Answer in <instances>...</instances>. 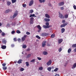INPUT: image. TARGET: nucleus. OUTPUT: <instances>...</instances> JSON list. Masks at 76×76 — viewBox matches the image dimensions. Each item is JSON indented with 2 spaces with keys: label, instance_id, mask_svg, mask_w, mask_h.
Here are the masks:
<instances>
[{
  "label": "nucleus",
  "instance_id": "obj_1",
  "mask_svg": "<svg viewBox=\"0 0 76 76\" xmlns=\"http://www.w3.org/2000/svg\"><path fill=\"white\" fill-rule=\"evenodd\" d=\"M46 25H43V27L45 28V29L49 28H50V27H51V26H49V23L48 22H47L45 23Z\"/></svg>",
  "mask_w": 76,
  "mask_h": 76
},
{
  "label": "nucleus",
  "instance_id": "obj_2",
  "mask_svg": "<svg viewBox=\"0 0 76 76\" xmlns=\"http://www.w3.org/2000/svg\"><path fill=\"white\" fill-rule=\"evenodd\" d=\"M18 15V12L17 11H15L14 15L13 16V18H15L17 16V15Z\"/></svg>",
  "mask_w": 76,
  "mask_h": 76
},
{
  "label": "nucleus",
  "instance_id": "obj_3",
  "mask_svg": "<svg viewBox=\"0 0 76 76\" xmlns=\"http://www.w3.org/2000/svg\"><path fill=\"white\" fill-rule=\"evenodd\" d=\"M27 37L26 35H25L23 37H22L21 38V40L23 42H24V41L26 39V38Z\"/></svg>",
  "mask_w": 76,
  "mask_h": 76
},
{
  "label": "nucleus",
  "instance_id": "obj_4",
  "mask_svg": "<svg viewBox=\"0 0 76 76\" xmlns=\"http://www.w3.org/2000/svg\"><path fill=\"white\" fill-rule=\"evenodd\" d=\"M59 17L61 19H64V16L62 14L60 13H59Z\"/></svg>",
  "mask_w": 76,
  "mask_h": 76
},
{
  "label": "nucleus",
  "instance_id": "obj_5",
  "mask_svg": "<svg viewBox=\"0 0 76 76\" xmlns=\"http://www.w3.org/2000/svg\"><path fill=\"white\" fill-rule=\"evenodd\" d=\"M67 24H68V23L67 22H66L65 23L63 24H62L61 26V28H63L65 26H66L67 25Z\"/></svg>",
  "mask_w": 76,
  "mask_h": 76
},
{
  "label": "nucleus",
  "instance_id": "obj_6",
  "mask_svg": "<svg viewBox=\"0 0 76 76\" xmlns=\"http://www.w3.org/2000/svg\"><path fill=\"white\" fill-rule=\"evenodd\" d=\"M52 63V61H51V60L50 59L49 61L47 63V65L48 66H50Z\"/></svg>",
  "mask_w": 76,
  "mask_h": 76
},
{
  "label": "nucleus",
  "instance_id": "obj_7",
  "mask_svg": "<svg viewBox=\"0 0 76 76\" xmlns=\"http://www.w3.org/2000/svg\"><path fill=\"white\" fill-rule=\"evenodd\" d=\"M41 35L42 37H45L47 36V35H48V34L43 33L41 34Z\"/></svg>",
  "mask_w": 76,
  "mask_h": 76
},
{
  "label": "nucleus",
  "instance_id": "obj_8",
  "mask_svg": "<svg viewBox=\"0 0 76 76\" xmlns=\"http://www.w3.org/2000/svg\"><path fill=\"white\" fill-rule=\"evenodd\" d=\"M46 45V41H44L42 43V47H44Z\"/></svg>",
  "mask_w": 76,
  "mask_h": 76
},
{
  "label": "nucleus",
  "instance_id": "obj_9",
  "mask_svg": "<svg viewBox=\"0 0 76 76\" xmlns=\"http://www.w3.org/2000/svg\"><path fill=\"white\" fill-rule=\"evenodd\" d=\"M34 1L31 0L30 2V3L29 4V6H31L33 4H34Z\"/></svg>",
  "mask_w": 76,
  "mask_h": 76
},
{
  "label": "nucleus",
  "instance_id": "obj_10",
  "mask_svg": "<svg viewBox=\"0 0 76 76\" xmlns=\"http://www.w3.org/2000/svg\"><path fill=\"white\" fill-rule=\"evenodd\" d=\"M58 5L59 6H63V5H64V2H60L58 4Z\"/></svg>",
  "mask_w": 76,
  "mask_h": 76
},
{
  "label": "nucleus",
  "instance_id": "obj_11",
  "mask_svg": "<svg viewBox=\"0 0 76 76\" xmlns=\"http://www.w3.org/2000/svg\"><path fill=\"white\" fill-rule=\"evenodd\" d=\"M2 42L3 44H6V42H7V41L5 39H4L2 40Z\"/></svg>",
  "mask_w": 76,
  "mask_h": 76
},
{
  "label": "nucleus",
  "instance_id": "obj_12",
  "mask_svg": "<svg viewBox=\"0 0 76 76\" xmlns=\"http://www.w3.org/2000/svg\"><path fill=\"white\" fill-rule=\"evenodd\" d=\"M44 20L46 22H50V19L49 18H44Z\"/></svg>",
  "mask_w": 76,
  "mask_h": 76
},
{
  "label": "nucleus",
  "instance_id": "obj_13",
  "mask_svg": "<svg viewBox=\"0 0 76 76\" xmlns=\"http://www.w3.org/2000/svg\"><path fill=\"white\" fill-rule=\"evenodd\" d=\"M37 28L39 29V30H41L42 28L40 25H38L37 26Z\"/></svg>",
  "mask_w": 76,
  "mask_h": 76
},
{
  "label": "nucleus",
  "instance_id": "obj_14",
  "mask_svg": "<svg viewBox=\"0 0 76 76\" xmlns=\"http://www.w3.org/2000/svg\"><path fill=\"white\" fill-rule=\"evenodd\" d=\"M76 63H75L73 65V66L72 67V69H73L76 68Z\"/></svg>",
  "mask_w": 76,
  "mask_h": 76
},
{
  "label": "nucleus",
  "instance_id": "obj_15",
  "mask_svg": "<svg viewBox=\"0 0 76 76\" xmlns=\"http://www.w3.org/2000/svg\"><path fill=\"white\" fill-rule=\"evenodd\" d=\"M63 42V39H59L58 42L59 44H60V43H61V42Z\"/></svg>",
  "mask_w": 76,
  "mask_h": 76
},
{
  "label": "nucleus",
  "instance_id": "obj_16",
  "mask_svg": "<svg viewBox=\"0 0 76 76\" xmlns=\"http://www.w3.org/2000/svg\"><path fill=\"white\" fill-rule=\"evenodd\" d=\"M43 55H47L48 53L45 51H44L43 52Z\"/></svg>",
  "mask_w": 76,
  "mask_h": 76
},
{
  "label": "nucleus",
  "instance_id": "obj_17",
  "mask_svg": "<svg viewBox=\"0 0 76 76\" xmlns=\"http://www.w3.org/2000/svg\"><path fill=\"white\" fill-rule=\"evenodd\" d=\"M1 48L2 49H6V46L3 45L2 46V45H1Z\"/></svg>",
  "mask_w": 76,
  "mask_h": 76
},
{
  "label": "nucleus",
  "instance_id": "obj_18",
  "mask_svg": "<svg viewBox=\"0 0 76 76\" xmlns=\"http://www.w3.org/2000/svg\"><path fill=\"white\" fill-rule=\"evenodd\" d=\"M45 16L46 18H50V15H48V14H45Z\"/></svg>",
  "mask_w": 76,
  "mask_h": 76
},
{
  "label": "nucleus",
  "instance_id": "obj_19",
  "mask_svg": "<svg viewBox=\"0 0 76 76\" xmlns=\"http://www.w3.org/2000/svg\"><path fill=\"white\" fill-rule=\"evenodd\" d=\"M31 56V54H29L27 55L26 58H29V57H30Z\"/></svg>",
  "mask_w": 76,
  "mask_h": 76
},
{
  "label": "nucleus",
  "instance_id": "obj_20",
  "mask_svg": "<svg viewBox=\"0 0 76 76\" xmlns=\"http://www.w3.org/2000/svg\"><path fill=\"white\" fill-rule=\"evenodd\" d=\"M29 17L30 18H31V17H37V16H35V15L34 14H33V15L31 14L30 15Z\"/></svg>",
  "mask_w": 76,
  "mask_h": 76
},
{
  "label": "nucleus",
  "instance_id": "obj_21",
  "mask_svg": "<svg viewBox=\"0 0 76 76\" xmlns=\"http://www.w3.org/2000/svg\"><path fill=\"white\" fill-rule=\"evenodd\" d=\"M22 60L19 59L18 61V63L19 64H20V63H22Z\"/></svg>",
  "mask_w": 76,
  "mask_h": 76
},
{
  "label": "nucleus",
  "instance_id": "obj_22",
  "mask_svg": "<svg viewBox=\"0 0 76 76\" xmlns=\"http://www.w3.org/2000/svg\"><path fill=\"white\" fill-rule=\"evenodd\" d=\"M65 31V29L64 28H62L61 29V33H63Z\"/></svg>",
  "mask_w": 76,
  "mask_h": 76
},
{
  "label": "nucleus",
  "instance_id": "obj_23",
  "mask_svg": "<svg viewBox=\"0 0 76 76\" xmlns=\"http://www.w3.org/2000/svg\"><path fill=\"white\" fill-rule=\"evenodd\" d=\"M7 6H10L11 4V2L9 1H8L7 2Z\"/></svg>",
  "mask_w": 76,
  "mask_h": 76
},
{
  "label": "nucleus",
  "instance_id": "obj_24",
  "mask_svg": "<svg viewBox=\"0 0 76 76\" xmlns=\"http://www.w3.org/2000/svg\"><path fill=\"white\" fill-rule=\"evenodd\" d=\"M49 72H51V67H49L47 68Z\"/></svg>",
  "mask_w": 76,
  "mask_h": 76
},
{
  "label": "nucleus",
  "instance_id": "obj_25",
  "mask_svg": "<svg viewBox=\"0 0 76 76\" xmlns=\"http://www.w3.org/2000/svg\"><path fill=\"white\" fill-rule=\"evenodd\" d=\"M9 11H10V10L9 9L5 11V13H9Z\"/></svg>",
  "mask_w": 76,
  "mask_h": 76
},
{
  "label": "nucleus",
  "instance_id": "obj_26",
  "mask_svg": "<svg viewBox=\"0 0 76 76\" xmlns=\"http://www.w3.org/2000/svg\"><path fill=\"white\" fill-rule=\"evenodd\" d=\"M51 37L52 38H54L55 37V34H52L51 36Z\"/></svg>",
  "mask_w": 76,
  "mask_h": 76
},
{
  "label": "nucleus",
  "instance_id": "obj_27",
  "mask_svg": "<svg viewBox=\"0 0 76 76\" xmlns=\"http://www.w3.org/2000/svg\"><path fill=\"white\" fill-rule=\"evenodd\" d=\"M71 51H72V49L71 48L69 49L68 50V53H70Z\"/></svg>",
  "mask_w": 76,
  "mask_h": 76
},
{
  "label": "nucleus",
  "instance_id": "obj_28",
  "mask_svg": "<svg viewBox=\"0 0 76 76\" xmlns=\"http://www.w3.org/2000/svg\"><path fill=\"white\" fill-rule=\"evenodd\" d=\"M36 38H38V39H41V37L37 35L36 36Z\"/></svg>",
  "mask_w": 76,
  "mask_h": 76
},
{
  "label": "nucleus",
  "instance_id": "obj_29",
  "mask_svg": "<svg viewBox=\"0 0 76 76\" xmlns=\"http://www.w3.org/2000/svg\"><path fill=\"white\" fill-rule=\"evenodd\" d=\"M68 16H69V15L68 14H66L64 15V17L65 18H68Z\"/></svg>",
  "mask_w": 76,
  "mask_h": 76
},
{
  "label": "nucleus",
  "instance_id": "obj_30",
  "mask_svg": "<svg viewBox=\"0 0 76 76\" xmlns=\"http://www.w3.org/2000/svg\"><path fill=\"white\" fill-rule=\"evenodd\" d=\"M72 47L73 48H75V47L76 48V44H73L72 46Z\"/></svg>",
  "mask_w": 76,
  "mask_h": 76
},
{
  "label": "nucleus",
  "instance_id": "obj_31",
  "mask_svg": "<svg viewBox=\"0 0 76 76\" xmlns=\"http://www.w3.org/2000/svg\"><path fill=\"white\" fill-rule=\"evenodd\" d=\"M12 3H16V0H12Z\"/></svg>",
  "mask_w": 76,
  "mask_h": 76
},
{
  "label": "nucleus",
  "instance_id": "obj_32",
  "mask_svg": "<svg viewBox=\"0 0 76 76\" xmlns=\"http://www.w3.org/2000/svg\"><path fill=\"white\" fill-rule=\"evenodd\" d=\"M30 24H33L34 23V21L30 20Z\"/></svg>",
  "mask_w": 76,
  "mask_h": 76
},
{
  "label": "nucleus",
  "instance_id": "obj_33",
  "mask_svg": "<svg viewBox=\"0 0 76 76\" xmlns=\"http://www.w3.org/2000/svg\"><path fill=\"white\" fill-rule=\"evenodd\" d=\"M39 69L40 70H43V68L41 66L39 68Z\"/></svg>",
  "mask_w": 76,
  "mask_h": 76
},
{
  "label": "nucleus",
  "instance_id": "obj_34",
  "mask_svg": "<svg viewBox=\"0 0 76 76\" xmlns=\"http://www.w3.org/2000/svg\"><path fill=\"white\" fill-rule=\"evenodd\" d=\"M26 45H25L23 46L22 47L23 48H26Z\"/></svg>",
  "mask_w": 76,
  "mask_h": 76
},
{
  "label": "nucleus",
  "instance_id": "obj_35",
  "mask_svg": "<svg viewBox=\"0 0 76 76\" xmlns=\"http://www.w3.org/2000/svg\"><path fill=\"white\" fill-rule=\"evenodd\" d=\"M26 66H27V67L29 66V62H26Z\"/></svg>",
  "mask_w": 76,
  "mask_h": 76
},
{
  "label": "nucleus",
  "instance_id": "obj_36",
  "mask_svg": "<svg viewBox=\"0 0 76 76\" xmlns=\"http://www.w3.org/2000/svg\"><path fill=\"white\" fill-rule=\"evenodd\" d=\"M25 70V69H24L23 68H21L20 69V71H21V72H22L23 71V70Z\"/></svg>",
  "mask_w": 76,
  "mask_h": 76
},
{
  "label": "nucleus",
  "instance_id": "obj_37",
  "mask_svg": "<svg viewBox=\"0 0 76 76\" xmlns=\"http://www.w3.org/2000/svg\"><path fill=\"white\" fill-rule=\"evenodd\" d=\"M3 70H6L7 69V66H4V67H2Z\"/></svg>",
  "mask_w": 76,
  "mask_h": 76
},
{
  "label": "nucleus",
  "instance_id": "obj_38",
  "mask_svg": "<svg viewBox=\"0 0 76 76\" xmlns=\"http://www.w3.org/2000/svg\"><path fill=\"white\" fill-rule=\"evenodd\" d=\"M58 70V68H56V69H55L54 71V72H57V70Z\"/></svg>",
  "mask_w": 76,
  "mask_h": 76
},
{
  "label": "nucleus",
  "instance_id": "obj_39",
  "mask_svg": "<svg viewBox=\"0 0 76 76\" xmlns=\"http://www.w3.org/2000/svg\"><path fill=\"white\" fill-rule=\"evenodd\" d=\"M30 19V20H32V21H34V18L33 17H31Z\"/></svg>",
  "mask_w": 76,
  "mask_h": 76
},
{
  "label": "nucleus",
  "instance_id": "obj_40",
  "mask_svg": "<svg viewBox=\"0 0 76 76\" xmlns=\"http://www.w3.org/2000/svg\"><path fill=\"white\" fill-rule=\"evenodd\" d=\"M1 35H2V37L4 36L5 35V33H4V32H3L1 33Z\"/></svg>",
  "mask_w": 76,
  "mask_h": 76
},
{
  "label": "nucleus",
  "instance_id": "obj_41",
  "mask_svg": "<svg viewBox=\"0 0 76 76\" xmlns=\"http://www.w3.org/2000/svg\"><path fill=\"white\" fill-rule=\"evenodd\" d=\"M16 32L17 33V34H20V31H19V30H18Z\"/></svg>",
  "mask_w": 76,
  "mask_h": 76
},
{
  "label": "nucleus",
  "instance_id": "obj_42",
  "mask_svg": "<svg viewBox=\"0 0 76 76\" xmlns=\"http://www.w3.org/2000/svg\"><path fill=\"white\" fill-rule=\"evenodd\" d=\"M34 12V11L32 10H30V13H32Z\"/></svg>",
  "mask_w": 76,
  "mask_h": 76
},
{
  "label": "nucleus",
  "instance_id": "obj_43",
  "mask_svg": "<svg viewBox=\"0 0 76 76\" xmlns=\"http://www.w3.org/2000/svg\"><path fill=\"white\" fill-rule=\"evenodd\" d=\"M15 31L14 30L12 31V32H11V34H15Z\"/></svg>",
  "mask_w": 76,
  "mask_h": 76
},
{
  "label": "nucleus",
  "instance_id": "obj_44",
  "mask_svg": "<svg viewBox=\"0 0 76 76\" xmlns=\"http://www.w3.org/2000/svg\"><path fill=\"white\" fill-rule=\"evenodd\" d=\"M26 34H27V35H30L31 34V33L29 32H27L26 33Z\"/></svg>",
  "mask_w": 76,
  "mask_h": 76
},
{
  "label": "nucleus",
  "instance_id": "obj_45",
  "mask_svg": "<svg viewBox=\"0 0 76 76\" xmlns=\"http://www.w3.org/2000/svg\"><path fill=\"white\" fill-rule=\"evenodd\" d=\"M37 58L39 60H41V58L39 57H37Z\"/></svg>",
  "mask_w": 76,
  "mask_h": 76
},
{
  "label": "nucleus",
  "instance_id": "obj_46",
  "mask_svg": "<svg viewBox=\"0 0 76 76\" xmlns=\"http://www.w3.org/2000/svg\"><path fill=\"white\" fill-rule=\"evenodd\" d=\"M61 50H62V48H59L58 50L59 52H61Z\"/></svg>",
  "mask_w": 76,
  "mask_h": 76
},
{
  "label": "nucleus",
  "instance_id": "obj_47",
  "mask_svg": "<svg viewBox=\"0 0 76 76\" xmlns=\"http://www.w3.org/2000/svg\"><path fill=\"white\" fill-rule=\"evenodd\" d=\"M60 9L61 10H64V7H62L60 8Z\"/></svg>",
  "mask_w": 76,
  "mask_h": 76
},
{
  "label": "nucleus",
  "instance_id": "obj_48",
  "mask_svg": "<svg viewBox=\"0 0 76 76\" xmlns=\"http://www.w3.org/2000/svg\"><path fill=\"white\" fill-rule=\"evenodd\" d=\"M2 65L3 67H5L6 65V64L3 63L2 64Z\"/></svg>",
  "mask_w": 76,
  "mask_h": 76
},
{
  "label": "nucleus",
  "instance_id": "obj_49",
  "mask_svg": "<svg viewBox=\"0 0 76 76\" xmlns=\"http://www.w3.org/2000/svg\"><path fill=\"white\" fill-rule=\"evenodd\" d=\"M35 59H33L31 61V62H34L35 61Z\"/></svg>",
  "mask_w": 76,
  "mask_h": 76
},
{
  "label": "nucleus",
  "instance_id": "obj_50",
  "mask_svg": "<svg viewBox=\"0 0 76 76\" xmlns=\"http://www.w3.org/2000/svg\"><path fill=\"white\" fill-rule=\"evenodd\" d=\"M73 8H74V9H75V10H76V5H75L73 6Z\"/></svg>",
  "mask_w": 76,
  "mask_h": 76
},
{
  "label": "nucleus",
  "instance_id": "obj_51",
  "mask_svg": "<svg viewBox=\"0 0 76 76\" xmlns=\"http://www.w3.org/2000/svg\"><path fill=\"white\" fill-rule=\"evenodd\" d=\"M23 7H25L26 6V4H24L23 5Z\"/></svg>",
  "mask_w": 76,
  "mask_h": 76
},
{
  "label": "nucleus",
  "instance_id": "obj_52",
  "mask_svg": "<svg viewBox=\"0 0 76 76\" xmlns=\"http://www.w3.org/2000/svg\"><path fill=\"white\" fill-rule=\"evenodd\" d=\"M14 41H17V40L16 39V38H14Z\"/></svg>",
  "mask_w": 76,
  "mask_h": 76
},
{
  "label": "nucleus",
  "instance_id": "obj_53",
  "mask_svg": "<svg viewBox=\"0 0 76 76\" xmlns=\"http://www.w3.org/2000/svg\"><path fill=\"white\" fill-rule=\"evenodd\" d=\"M65 22H66L65 20H63L62 21V23H64Z\"/></svg>",
  "mask_w": 76,
  "mask_h": 76
},
{
  "label": "nucleus",
  "instance_id": "obj_54",
  "mask_svg": "<svg viewBox=\"0 0 76 76\" xmlns=\"http://www.w3.org/2000/svg\"><path fill=\"white\" fill-rule=\"evenodd\" d=\"M48 5L49 6H50L51 7L52 6V5H51V3H50L48 4Z\"/></svg>",
  "mask_w": 76,
  "mask_h": 76
},
{
  "label": "nucleus",
  "instance_id": "obj_55",
  "mask_svg": "<svg viewBox=\"0 0 76 76\" xmlns=\"http://www.w3.org/2000/svg\"><path fill=\"white\" fill-rule=\"evenodd\" d=\"M39 1L40 3H42V0H39Z\"/></svg>",
  "mask_w": 76,
  "mask_h": 76
},
{
  "label": "nucleus",
  "instance_id": "obj_56",
  "mask_svg": "<svg viewBox=\"0 0 76 76\" xmlns=\"http://www.w3.org/2000/svg\"><path fill=\"white\" fill-rule=\"evenodd\" d=\"M30 50H31V49H30V48H28L27 49V51H30Z\"/></svg>",
  "mask_w": 76,
  "mask_h": 76
},
{
  "label": "nucleus",
  "instance_id": "obj_57",
  "mask_svg": "<svg viewBox=\"0 0 76 76\" xmlns=\"http://www.w3.org/2000/svg\"><path fill=\"white\" fill-rule=\"evenodd\" d=\"M50 45H50V44L48 43V44H47V46L48 47H49V46H50Z\"/></svg>",
  "mask_w": 76,
  "mask_h": 76
},
{
  "label": "nucleus",
  "instance_id": "obj_58",
  "mask_svg": "<svg viewBox=\"0 0 76 76\" xmlns=\"http://www.w3.org/2000/svg\"><path fill=\"white\" fill-rule=\"evenodd\" d=\"M14 46H15V45L13 44H12L11 45V47H14Z\"/></svg>",
  "mask_w": 76,
  "mask_h": 76
},
{
  "label": "nucleus",
  "instance_id": "obj_59",
  "mask_svg": "<svg viewBox=\"0 0 76 76\" xmlns=\"http://www.w3.org/2000/svg\"><path fill=\"white\" fill-rule=\"evenodd\" d=\"M20 40H21V39L20 38H19L18 39V41H20Z\"/></svg>",
  "mask_w": 76,
  "mask_h": 76
},
{
  "label": "nucleus",
  "instance_id": "obj_60",
  "mask_svg": "<svg viewBox=\"0 0 76 76\" xmlns=\"http://www.w3.org/2000/svg\"><path fill=\"white\" fill-rule=\"evenodd\" d=\"M45 1V0H42V2L44 3Z\"/></svg>",
  "mask_w": 76,
  "mask_h": 76
},
{
  "label": "nucleus",
  "instance_id": "obj_61",
  "mask_svg": "<svg viewBox=\"0 0 76 76\" xmlns=\"http://www.w3.org/2000/svg\"><path fill=\"white\" fill-rule=\"evenodd\" d=\"M41 30H38L37 32H40V31H41Z\"/></svg>",
  "mask_w": 76,
  "mask_h": 76
},
{
  "label": "nucleus",
  "instance_id": "obj_62",
  "mask_svg": "<svg viewBox=\"0 0 76 76\" xmlns=\"http://www.w3.org/2000/svg\"><path fill=\"white\" fill-rule=\"evenodd\" d=\"M1 32H2V31H1V29H0V34H1Z\"/></svg>",
  "mask_w": 76,
  "mask_h": 76
},
{
  "label": "nucleus",
  "instance_id": "obj_63",
  "mask_svg": "<svg viewBox=\"0 0 76 76\" xmlns=\"http://www.w3.org/2000/svg\"><path fill=\"white\" fill-rule=\"evenodd\" d=\"M75 52H76V48L74 49Z\"/></svg>",
  "mask_w": 76,
  "mask_h": 76
},
{
  "label": "nucleus",
  "instance_id": "obj_64",
  "mask_svg": "<svg viewBox=\"0 0 76 76\" xmlns=\"http://www.w3.org/2000/svg\"><path fill=\"white\" fill-rule=\"evenodd\" d=\"M0 26H1V23H0Z\"/></svg>",
  "mask_w": 76,
  "mask_h": 76
}]
</instances>
